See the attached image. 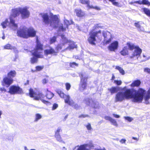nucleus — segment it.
Listing matches in <instances>:
<instances>
[{"mask_svg":"<svg viewBox=\"0 0 150 150\" xmlns=\"http://www.w3.org/2000/svg\"><path fill=\"white\" fill-rule=\"evenodd\" d=\"M143 93V90L141 89L137 90L133 88L128 89L125 87L122 91L116 94L115 101L121 102L125 99L132 98V102L139 103L142 99Z\"/></svg>","mask_w":150,"mask_h":150,"instance_id":"nucleus-1","label":"nucleus"},{"mask_svg":"<svg viewBox=\"0 0 150 150\" xmlns=\"http://www.w3.org/2000/svg\"><path fill=\"white\" fill-rule=\"evenodd\" d=\"M13 13L10 16V22L9 24L10 27L14 30L18 28L17 25L15 23L13 18L18 16L20 13L23 18H26L29 16L30 12L28 10H13Z\"/></svg>","mask_w":150,"mask_h":150,"instance_id":"nucleus-2","label":"nucleus"},{"mask_svg":"<svg viewBox=\"0 0 150 150\" xmlns=\"http://www.w3.org/2000/svg\"><path fill=\"white\" fill-rule=\"evenodd\" d=\"M17 35L21 37L27 38L30 37H34L36 35V32L32 27L28 28L25 27H21L17 30Z\"/></svg>","mask_w":150,"mask_h":150,"instance_id":"nucleus-3","label":"nucleus"},{"mask_svg":"<svg viewBox=\"0 0 150 150\" xmlns=\"http://www.w3.org/2000/svg\"><path fill=\"white\" fill-rule=\"evenodd\" d=\"M43 45L39 42L38 39L36 40V49L32 52L33 57L31 58V62L32 64L36 62L38 58H42Z\"/></svg>","mask_w":150,"mask_h":150,"instance_id":"nucleus-4","label":"nucleus"},{"mask_svg":"<svg viewBox=\"0 0 150 150\" xmlns=\"http://www.w3.org/2000/svg\"><path fill=\"white\" fill-rule=\"evenodd\" d=\"M127 45L129 50H132L133 49H134L131 55L130 56V58L132 59L136 57V58L138 59V57L140 56L142 53V50L138 46L135 45L132 43L128 42L127 43Z\"/></svg>","mask_w":150,"mask_h":150,"instance_id":"nucleus-5","label":"nucleus"},{"mask_svg":"<svg viewBox=\"0 0 150 150\" xmlns=\"http://www.w3.org/2000/svg\"><path fill=\"white\" fill-rule=\"evenodd\" d=\"M102 37L101 30L96 32L91 31L89 33V37L88 38V40L91 44L94 45L95 44V42L96 40V37H97L98 39L100 40L102 38Z\"/></svg>","mask_w":150,"mask_h":150,"instance_id":"nucleus-6","label":"nucleus"},{"mask_svg":"<svg viewBox=\"0 0 150 150\" xmlns=\"http://www.w3.org/2000/svg\"><path fill=\"white\" fill-rule=\"evenodd\" d=\"M29 95L30 97L34 98V99L35 100H40L43 103L45 104L48 103V101L42 99L45 97L44 94L40 93H38L37 94L33 91V89L32 88H30L29 90Z\"/></svg>","mask_w":150,"mask_h":150,"instance_id":"nucleus-7","label":"nucleus"},{"mask_svg":"<svg viewBox=\"0 0 150 150\" xmlns=\"http://www.w3.org/2000/svg\"><path fill=\"white\" fill-rule=\"evenodd\" d=\"M81 77V81L79 85V88L80 91H83L86 88L87 83L86 81L87 79V76L83 74L80 75Z\"/></svg>","mask_w":150,"mask_h":150,"instance_id":"nucleus-8","label":"nucleus"},{"mask_svg":"<svg viewBox=\"0 0 150 150\" xmlns=\"http://www.w3.org/2000/svg\"><path fill=\"white\" fill-rule=\"evenodd\" d=\"M8 92L12 94H21L23 93L22 89L18 86L15 85L11 86L9 88Z\"/></svg>","mask_w":150,"mask_h":150,"instance_id":"nucleus-9","label":"nucleus"},{"mask_svg":"<svg viewBox=\"0 0 150 150\" xmlns=\"http://www.w3.org/2000/svg\"><path fill=\"white\" fill-rule=\"evenodd\" d=\"M140 89H141L143 90V95H142L143 97L141 101L139 102V103H141L143 99H144L145 103L147 104H149V100L150 98V88L146 93V91L144 89L142 88H140L138 90H139Z\"/></svg>","mask_w":150,"mask_h":150,"instance_id":"nucleus-10","label":"nucleus"},{"mask_svg":"<svg viewBox=\"0 0 150 150\" xmlns=\"http://www.w3.org/2000/svg\"><path fill=\"white\" fill-rule=\"evenodd\" d=\"M13 79L8 76H6L3 78L1 83L3 86L8 87L13 83Z\"/></svg>","mask_w":150,"mask_h":150,"instance_id":"nucleus-11","label":"nucleus"},{"mask_svg":"<svg viewBox=\"0 0 150 150\" xmlns=\"http://www.w3.org/2000/svg\"><path fill=\"white\" fill-rule=\"evenodd\" d=\"M102 34L104 37V41L105 44H108L111 41L112 36L110 32L103 31L102 32Z\"/></svg>","mask_w":150,"mask_h":150,"instance_id":"nucleus-12","label":"nucleus"},{"mask_svg":"<svg viewBox=\"0 0 150 150\" xmlns=\"http://www.w3.org/2000/svg\"><path fill=\"white\" fill-rule=\"evenodd\" d=\"M129 4H131L136 6V4L139 5H150V2L148 0H139L138 1H131Z\"/></svg>","mask_w":150,"mask_h":150,"instance_id":"nucleus-13","label":"nucleus"},{"mask_svg":"<svg viewBox=\"0 0 150 150\" xmlns=\"http://www.w3.org/2000/svg\"><path fill=\"white\" fill-rule=\"evenodd\" d=\"M52 21H51L50 25L53 28L57 27L59 22L58 16L56 15H53L52 16Z\"/></svg>","mask_w":150,"mask_h":150,"instance_id":"nucleus-14","label":"nucleus"},{"mask_svg":"<svg viewBox=\"0 0 150 150\" xmlns=\"http://www.w3.org/2000/svg\"><path fill=\"white\" fill-rule=\"evenodd\" d=\"M43 22L46 24H49L51 23V20L49 19V17L47 13H41L40 14Z\"/></svg>","mask_w":150,"mask_h":150,"instance_id":"nucleus-15","label":"nucleus"},{"mask_svg":"<svg viewBox=\"0 0 150 150\" xmlns=\"http://www.w3.org/2000/svg\"><path fill=\"white\" fill-rule=\"evenodd\" d=\"M118 46V43L117 41H115L111 43L108 47V49L110 51H114L116 50Z\"/></svg>","mask_w":150,"mask_h":150,"instance_id":"nucleus-16","label":"nucleus"},{"mask_svg":"<svg viewBox=\"0 0 150 150\" xmlns=\"http://www.w3.org/2000/svg\"><path fill=\"white\" fill-rule=\"evenodd\" d=\"M80 2L83 4H86L87 6L89 8H93L96 9H100V8L97 6H93L89 5V1L85 0H80Z\"/></svg>","mask_w":150,"mask_h":150,"instance_id":"nucleus-17","label":"nucleus"},{"mask_svg":"<svg viewBox=\"0 0 150 150\" xmlns=\"http://www.w3.org/2000/svg\"><path fill=\"white\" fill-rule=\"evenodd\" d=\"M64 101L66 103H67L71 106H73L74 102L72 100H70V97L69 95H66L64 98Z\"/></svg>","mask_w":150,"mask_h":150,"instance_id":"nucleus-18","label":"nucleus"},{"mask_svg":"<svg viewBox=\"0 0 150 150\" xmlns=\"http://www.w3.org/2000/svg\"><path fill=\"white\" fill-rule=\"evenodd\" d=\"M84 103L86 105L92 106V107H94L95 108H97L98 107V105H94L93 104H92V103H93V101L92 100L88 98H86L85 99L84 101Z\"/></svg>","mask_w":150,"mask_h":150,"instance_id":"nucleus-19","label":"nucleus"},{"mask_svg":"<svg viewBox=\"0 0 150 150\" xmlns=\"http://www.w3.org/2000/svg\"><path fill=\"white\" fill-rule=\"evenodd\" d=\"M45 54L47 55L49 54H52L57 53L55 50L51 47H50L49 49H46L44 51Z\"/></svg>","mask_w":150,"mask_h":150,"instance_id":"nucleus-20","label":"nucleus"},{"mask_svg":"<svg viewBox=\"0 0 150 150\" xmlns=\"http://www.w3.org/2000/svg\"><path fill=\"white\" fill-rule=\"evenodd\" d=\"M69 46L65 49V50H70L74 48H77V45L75 44V43L71 41L69 42Z\"/></svg>","mask_w":150,"mask_h":150,"instance_id":"nucleus-21","label":"nucleus"},{"mask_svg":"<svg viewBox=\"0 0 150 150\" xmlns=\"http://www.w3.org/2000/svg\"><path fill=\"white\" fill-rule=\"evenodd\" d=\"M121 54L123 56H125L128 54V50L127 47H125L120 52Z\"/></svg>","mask_w":150,"mask_h":150,"instance_id":"nucleus-22","label":"nucleus"},{"mask_svg":"<svg viewBox=\"0 0 150 150\" xmlns=\"http://www.w3.org/2000/svg\"><path fill=\"white\" fill-rule=\"evenodd\" d=\"M16 73L15 70H11L7 74V76L13 79L15 77Z\"/></svg>","mask_w":150,"mask_h":150,"instance_id":"nucleus-23","label":"nucleus"},{"mask_svg":"<svg viewBox=\"0 0 150 150\" xmlns=\"http://www.w3.org/2000/svg\"><path fill=\"white\" fill-rule=\"evenodd\" d=\"M141 84V81L140 80H137L134 81L131 85V86L132 87L134 86H139Z\"/></svg>","mask_w":150,"mask_h":150,"instance_id":"nucleus-24","label":"nucleus"},{"mask_svg":"<svg viewBox=\"0 0 150 150\" xmlns=\"http://www.w3.org/2000/svg\"><path fill=\"white\" fill-rule=\"evenodd\" d=\"M75 12L77 16L79 17L83 16L85 14V13L82 10H75Z\"/></svg>","mask_w":150,"mask_h":150,"instance_id":"nucleus-25","label":"nucleus"},{"mask_svg":"<svg viewBox=\"0 0 150 150\" xmlns=\"http://www.w3.org/2000/svg\"><path fill=\"white\" fill-rule=\"evenodd\" d=\"M108 90L110 92L111 94L112 95L116 93L118 91L117 88L115 87H112L111 88H109Z\"/></svg>","mask_w":150,"mask_h":150,"instance_id":"nucleus-26","label":"nucleus"},{"mask_svg":"<svg viewBox=\"0 0 150 150\" xmlns=\"http://www.w3.org/2000/svg\"><path fill=\"white\" fill-rule=\"evenodd\" d=\"M62 38V44L63 45H64L65 44L67 43H69V41L70 40H68L66 38L64 37V35H61Z\"/></svg>","mask_w":150,"mask_h":150,"instance_id":"nucleus-27","label":"nucleus"},{"mask_svg":"<svg viewBox=\"0 0 150 150\" xmlns=\"http://www.w3.org/2000/svg\"><path fill=\"white\" fill-rule=\"evenodd\" d=\"M54 94L50 91H48V89H47L46 95L47 98L49 99H50L52 98Z\"/></svg>","mask_w":150,"mask_h":150,"instance_id":"nucleus-28","label":"nucleus"},{"mask_svg":"<svg viewBox=\"0 0 150 150\" xmlns=\"http://www.w3.org/2000/svg\"><path fill=\"white\" fill-rule=\"evenodd\" d=\"M4 49H5L15 50L16 49V48H15L14 47L11 46L10 44H7L4 46Z\"/></svg>","mask_w":150,"mask_h":150,"instance_id":"nucleus-29","label":"nucleus"},{"mask_svg":"<svg viewBox=\"0 0 150 150\" xmlns=\"http://www.w3.org/2000/svg\"><path fill=\"white\" fill-rule=\"evenodd\" d=\"M88 144H84L80 146L77 150H88L86 147L88 146Z\"/></svg>","mask_w":150,"mask_h":150,"instance_id":"nucleus-30","label":"nucleus"},{"mask_svg":"<svg viewBox=\"0 0 150 150\" xmlns=\"http://www.w3.org/2000/svg\"><path fill=\"white\" fill-rule=\"evenodd\" d=\"M135 26L138 28L139 31H143L144 30L143 27L140 25L139 23H135Z\"/></svg>","mask_w":150,"mask_h":150,"instance_id":"nucleus-31","label":"nucleus"},{"mask_svg":"<svg viewBox=\"0 0 150 150\" xmlns=\"http://www.w3.org/2000/svg\"><path fill=\"white\" fill-rule=\"evenodd\" d=\"M115 69L119 70L120 72L122 74L124 75L125 74V72L122 68L119 66H116Z\"/></svg>","mask_w":150,"mask_h":150,"instance_id":"nucleus-32","label":"nucleus"},{"mask_svg":"<svg viewBox=\"0 0 150 150\" xmlns=\"http://www.w3.org/2000/svg\"><path fill=\"white\" fill-rule=\"evenodd\" d=\"M64 22L65 24H66V27H68V25H70L71 24H74V23L72 20H71L69 22V21L67 20H64Z\"/></svg>","mask_w":150,"mask_h":150,"instance_id":"nucleus-33","label":"nucleus"},{"mask_svg":"<svg viewBox=\"0 0 150 150\" xmlns=\"http://www.w3.org/2000/svg\"><path fill=\"white\" fill-rule=\"evenodd\" d=\"M57 92L61 98H64L66 95H65L62 91L59 90H57Z\"/></svg>","mask_w":150,"mask_h":150,"instance_id":"nucleus-34","label":"nucleus"},{"mask_svg":"<svg viewBox=\"0 0 150 150\" xmlns=\"http://www.w3.org/2000/svg\"><path fill=\"white\" fill-rule=\"evenodd\" d=\"M8 23V21L7 19H6L5 21L3 22L1 24L3 28H6V26L7 25V24Z\"/></svg>","mask_w":150,"mask_h":150,"instance_id":"nucleus-35","label":"nucleus"},{"mask_svg":"<svg viewBox=\"0 0 150 150\" xmlns=\"http://www.w3.org/2000/svg\"><path fill=\"white\" fill-rule=\"evenodd\" d=\"M62 46L63 45L62 44H59L58 45L56 48V52H57V53L59 51L62 49Z\"/></svg>","mask_w":150,"mask_h":150,"instance_id":"nucleus-36","label":"nucleus"},{"mask_svg":"<svg viewBox=\"0 0 150 150\" xmlns=\"http://www.w3.org/2000/svg\"><path fill=\"white\" fill-rule=\"evenodd\" d=\"M56 38L55 36H54L51 38L50 40V43L52 44L54 42L56 41Z\"/></svg>","mask_w":150,"mask_h":150,"instance_id":"nucleus-37","label":"nucleus"},{"mask_svg":"<svg viewBox=\"0 0 150 150\" xmlns=\"http://www.w3.org/2000/svg\"><path fill=\"white\" fill-rule=\"evenodd\" d=\"M78 65V64L76 63L75 62H73L70 63V66L74 68L75 67H77Z\"/></svg>","mask_w":150,"mask_h":150,"instance_id":"nucleus-38","label":"nucleus"},{"mask_svg":"<svg viewBox=\"0 0 150 150\" xmlns=\"http://www.w3.org/2000/svg\"><path fill=\"white\" fill-rule=\"evenodd\" d=\"M110 122L112 123L114 125L116 126H117L118 125L115 119L112 118Z\"/></svg>","mask_w":150,"mask_h":150,"instance_id":"nucleus-39","label":"nucleus"},{"mask_svg":"<svg viewBox=\"0 0 150 150\" xmlns=\"http://www.w3.org/2000/svg\"><path fill=\"white\" fill-rule=\"evenodd\" d=\"M42 117L41 115L39 114H37L36 115L35 121H37L38 120L41 119Z\"/></svg>","mask_w":150,"mask_h":150,"instance_id":"nucleus-40","label":"nucleus"},{"mask_svg":"<svg viewBox=\"0 0 150 150\" xmlns=\"http://www.w3.org/2000/svg\"><path fill=\"white\" fill-rule=\"evenodd\" d=\"M44 68L43 66H37L36 67V70L38 71L42 70Z\"/></svg>","mask_w":150,"mask_h":150,"instance_id":"nucleus-41","label":"nucleus"},{"mask_svg":"<svg viewBox=\"0 0 150 150\" xmlns=\"http://www.w3.org/2000/svg\"><path fill=\"white\" fill-rule=\"evenodd\" d=\"M73 106H71L74 109L76 110L79 109L80 108V106H79L77 104H75L74 103L73 104Z\"/></svg>","mask_w":150,"mask_h":150,"instance_id":"nucleus-42","label":"nucleus"},{"mask_svg":"<svg viewBox=\"0 0 150 150\" xmlns=\"http://www.w3.org/2000/svg\"><path fill=\"white\" fill-rule=\"evenodd\" d=\"M124 117L126 120H128L129 122H131L133 120V118L130 117Z\"/></svg>","mask_w":150,"mask_h":150,"instance_id":"nucleus-43","label":"nucleus"},{"mask_svg":"<svg viewBox=\"0 0 150 150\" xmlns=\"http://www.w3.org/2000/svg\"><path fill=\"white\" fill-rule=\"evenodd\" d=\"M29 8V7L25 6V7H23V8L19 7L18 8H15L14 9H24V10H25V9H28Z\"/></svg>","mask_w":150,"mask_h":150,"instance_id":"nucleus-44","label":"nucleus"},{"mask_svg":"<svg viewBox=\"0 0 150 150\" xmlns=\"http://www.w3.org/2000/svg\"><path fill=\"white\" fill-rule=\"evenodd\" d=\"M144 13L148 16L150 17V10H143Z\"/></svg>","mask_w":150,"mask_h":150,"instance_id":"nucleus-45","label":"nucleus"},{"mask_svg":"<svg viewBox=\"0 0 150 150\" xmlns=\"http://www.w3.org/2000/svg\"><path fill=\"white\" fill-rule=\"evenodd\" d=\"M114 83H116L117 85H120L122 83V82L120 80L118 81L115 80L114 81Z\"/></svg>","mask_w":150,"mask_h":150,"instance_id":"nucleus-46","label":"nucleus"},{"mask_svg":"<svg viewBox=\"0 0 150 150\" xmlns=\"http://www.w3.org/2000/svg\"><path fill=\"white\" fill-rule=\"evenodd\" d=\"M57 140L59 142H62V140L60 135L55 137Z\"/></svg>","mask_w":150,"mask_h":150,"instance_id":"nucleus-47","label":"nucleus"},{"mask_svg":"<svg viewBox=\"0 0 150 150\" xmlns=\"http://www.w3.org/2000/svg\"><path fill=\"white\" fill-rule=\"evenodd\" d=\"M59 29L60 30H62V31H64L66 30V28L63 27L62 24L60 25L59 26Z\"/></svg>","mask_w":150,"mask_h":150,"instance_id":"nucleus-48","label":"nucleus"},{"mask_svg":"<svg viewBox=\"0 0 150 150\" xmlns=\"http://www.w3.org/2000/svg\"><path fill=\"white\" fill-rule=\"evenodd\" d=\"M65 85L67 90H69L71 87L70 84L69 83H67Z\"/></svg>","mask_w":150,"mask_h":150,"instance_id":"nucleus-49","label":"nucleus"},{"mask_svg":"<svg viewBox=\"0 0 150 150\" xmlns=\"http://www.w3.org/2000/svg\"><path fill=\"white\" fill-rule=\"evenodd\" d=\"M58 107V105L56 103H54L52 106V110H55Z\"/></svg>","mask_w":150,"mask_h":150,"instance_id":"nucleus-50","label":"nucleus"},{"mask_svg":"<svg viewBox=\"0 0 150 150\" xmlns=\"http://www.w3.org/2000/svg\"><path fill=\"white\" fill-rule=\"evenodd\" d=\"M144 71L150 74V69L148 68H146L144 69Z\"/></svg>","mask_w":150,"mask_h":150,"instance_id":"nucleus-51","label":"nucleus"},{"mask_svg":"<svg viewBox=\"0 0 150 150\" xmlns=\"http://www.w3.org/2000/svg\"><path fill=\"white\" fill-rule=\"evenodd\" d=\"M144 71L150 74V69L148 68H146L144 69Z\"/></svg>","mask_w":150,"mask_h":150,"instance_id":"nucleus-52","label":"nucleus"},{"mask_svg":"<svg viewBox=\"0 0 150 150\" xmlns=\"http://www.w3.org/2000/svg\"><path fill=\"white\" fill-rule=\"evenodd\" d=\"M89 116L87 115H84L82 114L80 115H79V118H81V117H83V118H85L86 117H88Z\"/></svg>","mask_w":150,"mask_h":150,"instance_id":"nucleus-53","label":"nucleus"},{"mask_svg":"<svg viewBox=\"0 0 150 150\" xmlns=\"http://www.w3.org/2000/svg\"><path fill=\"white\" fill-rule=\"evenodd\" d=\"M87 129L90 130L91 129V124L90 123H88V125L86 126Z\"/></svg>","mask_w":150,"mask_h":150,"instance_id":"nucleus-54","label":"nucleus"},{"mask_svg":"<svg viewBox=\"0 0 150 150\" xmlns=\"http://www.w3.org/2000/svg\"><path fill=\"white\" fill-rule=\"evenodd\" d=\"M105 120L110 121L112 118L110 116H106L105 117Z\"/></svg>","mask_w":150,"mask_h":150,"instance_id":"nucleus-55","label":"nucleus"},{"mask_svg":"<svg viewBox=\"0 0 150 150\" xmlns=\"http://www.w3.org/2000/svg\"><path fill=\"white\" fill-rule=\"evenodd\" d=\"M0 91L1 92H6V90L4 87L0 88Z\"/></svg>","mask_w":150,"mask_h":150,"instance_id":"nucleus-56","label":"nucleus"},{"mask_svg":"<svg viewBox=\"0 0 150 150\" xmlns=\"http://www.w3.org/2000/svg\"><path fill=\"white\" fill-rule=\"evenodd\" d=\"M112 115L115 117L116 118H119L120 117V115L115 114H113Z\"/></svg>","mask_w":150,"mask_h":150,"instance_id":"nucleus-57","label":"nucleus"},{"mask_svg":"<svg viewBox=\"0 0 150 150\" xmlns=\"http://www.w3.org/2000/svg\"><path fill=\"white\" fill-rule=\"evenodd\" d=\"M126 141V140L125 139H122L120 141V142L122 143H125Z\"/></svg>","mask_w":150,"mask_h":150,"instance_id":"nucleus-58","label":"nucleus"},{"mask_svg":"<svg viewBox=\"0 0 150 150\" xmlns=\"http://www.w3.org/2000/svg\"><path fill=\"white\" fill-rule=\"evenodd\" d=\"M61 130V128L60 127H58L57 130L56 132H57L59 133V132H60Z\"/></svg>","mask_w":150,"mask_h":150,"instance_id":"nucleus-59","label":"nucleus"},{"mask_svg":"<svg viewBox=\"0 0 150 150\" xmlns=\"http://www.w3.org/2000/svg\"><path fill=\"white\" fill-rule=\"evenodd\" d=\"M47 80L46 79H44L43 80V83H47Z\"/></svg>","mask_w":150,"mask_h":150,"instance_id":"nucleus-60","label":"nucleus"},{"mask_svg":"<svg viewBox=\"0 0 150 150\" xmlns=\"http://www.w3.org/2000/svg\"><path fill=\"white\" fill-rule=\"evenodd\" d=\"M60 135L59 134V133L57 132H55V137H56L57 136H58V135Z\"/></svg>","mask_w":150,"mask_h":150,"instance_id":"nucleus-61","label":"nucleus"},{"mask_svg":"<svg viewBox=\"0 0 150 150\" xmlns=\"http://www.w3.org/2000/svg\"><path fill=\"white\" fill-rule=\"evenodd\" d=\"M76 27L77 28L78 30H79L80 31L81 30L79 26V25H77V24L76 25Z\"/></svg>","mask_w":150,"mask_h":150,"instance_id":"nucleus-62","label":"nucleus"},{"mask_svg":"<svg viewBox=\"0 0 150 150\" xmlns=\"http://www.w3.org/2000/svg\"><path fill=\"white\" fill-rule=\"evenodd\" d=\"M132 138L134 140H136L137 141H138V139H139L138 138L135 137H133Z\"/></svg>","mask_w":150,"mask_h":150,"instance_id":"nucleus-63","label":"nucleus"},{"mask_svg":"<svg viewBox=\"0 0 150 150\" xmlns=\"http://www.w3.org/2000/svg\"><path fill=\"white\" fill-rule=\"evenodd\" d=\"M115 78V76H114V75H112V80H113Z\"/></svg>","mask_w":150,"mask_h":150,"instance_id":"nucleus-64","label":"nucleus"}]
</instances>
